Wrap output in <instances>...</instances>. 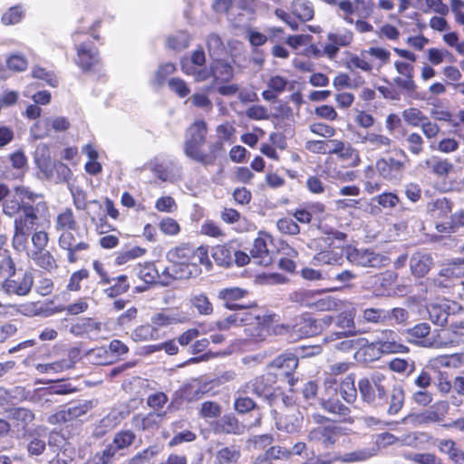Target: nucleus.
<instances>
[{
	"label": "nucleus",
	"mask_w": 464,
	"mask_h": 464,
	"mask_svg": "<svg viewBox=\"0 0 464 464\" xmlns=\"http://www.w3.org/2000/svg\"><path fill=\"white\" fill-rule=\"evenodd\" d=\"M214 429L218 433L240 435L245 432L246 427L234 415L227 414L217 420Z\"/></svg>",
	"instance_id": "nucleus-32"
},
{
	"label": "nucleus",
	"mask_w": 464,
	"mask_h": 464,
	"mask_svg": "<svg viewBox=\"0 0 464 464\" xmlns=\"http://www.w3.org/2000/svg\"><path fill=\"white\" fill-rule=\"evenodd\" d=\"M288 85L289 81L285 77L279 74L271 75L266 82L267 88L261 93L262 98L265 101L273 102L286 91Z\"/></svg>",
	"instance_id": "nucleus-25"
},
{
	"label": "nucleus",
	"mask_w": 464,
	"mask_h": 464,
	"mask_svg": "<svg viewBox=\"0 0 464 464\" xmlns=\"http://www.w3.org/2000/svg\"><path fill=\"white\" fill-rule=\"evenodd\" d=\"M399 441V439L390 432H382L373 436L372 440L362 448L350 451L353 463L364 462L378 455L380 450L392 446Z\"/></svg>",
	"instance_id": "nucleus-9"
},
{
	"label": "nucleus",
	"mask_w": 464,
	"mask_h": 464,
	"mask_svg": "<svg viewBox=\"0 0 464 464\" xmlns=\"http://www.w3.org/2000/svg\"><path fill=\"white\" fill-rule=\"evenodd\" d=\"M434 265L432 256L425 251L414 252L409 261L411 273L415 277H423Z\"/></svg>",
	"instance_id": "nucleus-23"
},
{
	"label": "nucleus",
	"mask_w": 464,
	"mask_h": 464,
	"mask_svg": "<svg viewBox=\"0 0 464 464\" xmlns=\"http://www.w3.org/2000/svg\"><path fill=\"white\" fill-rule=\"evenodd\" d=\"M24 15L22 5H16L8 8L2 15L1 22L5 25L16 24L22 21Z\"/></svg>",
	"instance_id": "nucleus-60"
},
{
	"label": "nucleus",
	"mask_w": 464,
	"mask_h": 464,
	"mask_svg": "<svg viewBox=\"0 0 464 464\" xmlns=\"http://www.w3.org/2000/svg\"><path fill=\"white\" fill-rule=\"evenodd\" d=\"M111 283L113 284L111 285V286L103 290V293L109 298H115L121 295L127 293L130 287V284L126 275H120L115 278H111Z\"/></svg>",
	"instance_id": "nucleus-44"
},
{
	"label": "nucleus",
	"mask_w": 464,
	"mask_h": 464,
	"mask_svg": "<svg viewBox=\"0 0 464 464\" xmlns=\"http://www.w3.org/2000/svg\"><path fill=\"white\" fill-rule=\"evenodd\" d=\"M317 292L308 289H299L290 295V300L300 305L313 307Z\"/></svg>",
	"instance_id": "nucleus-55"
},
{
	"label": "nucleus",
	"mask_w": 464,
	"mask_h": 464,
	"mask_svg": "<svg viewBox=\"0 0 464 464\" xmlns=\"http://www.w3.org/2000/svg\"><path fill=\"white\" fill-rule=\"evenodd\" d=\"M214 84L229 82L234 76V68L227 63L217 61L211 65Z\"/></svg>",
	"instance_id": "nucleus-38"
},
{
	"label": "nucleus",
	"mask_w": 464,
	"mask_h": 464,
	"mask_svg": "<svg viewBox=\"0 0 464 464\" xmlns=\"http://www.w3.org/2000/svg\"><path fill=\"white\" fill-rule=\"evenodd\" d=\"M207 133L206 122L201 120L196 121L186 130L183 145L184 154L204 167L213 166L218 154L222 151L221 140L209 142L208 152L204 151L203 147L207 141Z\"/></svg>",
	"instance_id": "nucleus-2"
},
{
	"label": "nucleus",
	"mask_w": 464,
	"mask_h": 464,
	"mask_svg": "<svg viewBox=\"0 0 464 464\" xmlns=\"http://www.w3.org/2000/svg\"><path fill=\"white\" fill-rule=\"evenodd\" d=\"M241 457V451L237 446L223 447L216 453V460L218 464H234L237 463Z\"/></svg>",
	"instance_id": "nucleus-47"
},
{
	"label": "nucleus",
	"mask_w": 464,
	"mask_h": 464,
	"mask_svg": "<svg viewBox=\"0 0 464 464\" xmlns=\"http://www.w3.org/2000/svg\"><path fill=\"white\" fill-rule=\"evenodd\" d=\"M362 318L366 323L386 324V309L365 308L362 311Z\"/></svg>",
	"instance_id": "nucleus-58"
},
{
	"label": "nucleus",
	"mask_w": 464,
	"mask_h": 464,
	"mask_svg": "<svg viewBox=\"0 0 464 464\" xmlns=\"http://www.w3.org/2000/svg\"><path fill=\"white\" fill-rule=\"evenodd\" d=\"M73 362L71 360H61L51 363H39L36 365V370L41 373H47L50 372H60L63 370L72 367Z\"/></svg>",
	"instance_id": "nucleus-62"
},
{
	"label": "nucleus",
	"mask_w": 464,
	"mask_h": 464,
	"mask_svg": "<svg viewBox=\"0 0 464 464\" xmlns=\"http://www.w3.org/2000/svg\"><path fill=\"white\" fill-rule=\"evenodd\" d=\"M321 407L328 413L340 418L341 420L347 423H353L354 420L350 416L351 410L338 399H328L321 401Z\"/></svg>",
	"instance_id": "nucleus-31"
},
{
	"label": "nucleus",
	"mask_w": 464,
	"mask_h": 464,
	"mask_svg": "<svg viewBox=\"0 0 464 464\" xmlns=\"http://www.w3.org/2000/svg\"><path fill=\"white\" fill-rule=\"evenodd\" d=\"M394 66L398 73L404 76V78L396 77L394 79V82L401 89L414 91L416 89V84L413 81V65L405 62L396 61Z\"/></svg>",
	"instance_id": "nucleus-29"
},
{
	"label": "nucleus",
	"mask_w": 464,
	"mask_h": 464,
	"mask_svg": "<svg viewBox=\"0 0 464 464\" xmlns=\"http://www.w3.org/2000/svg\"><path fill=\"white\" fill-rule=\"evenodd\" d=\"M460 309V306L449 300L441 303L430 304L427 307L430 320L439 326H444L448 323V319Z\"/></svg>",
	"instance_id": "nucleus-17"
},
{
	"label": "nucleus",
	"mask_w": 464,
	"mask_h": 464,
	"mask_svg": "<svg viewBox=\"0 0 464 464\" xmlns=\"http://www.w3.org/2000/svg\"><path fill=\"white\" fill-rule=\"evenodd\" d=\"M137 275L140 279L145 282L148 285L155 284L157 282L158 277H160V273L156 268L155 265L151 262H146L144 264H140L138 266Z\"/></svg>",
	"instance_id": "nucleus-51"
},
{
	"label": "nucleus",
	"mask_w": 464,
	"mask_h": 464,
	"mask_svg": "<svg viewBox=\"0 0 464 464\" xmlns=\"http://www.w3.org/2000/svg\"><path fill=\"white\" fill-rule=\"evenodd\" d=\"M188 319V316L183 313L178 312H160L151 317V323L154 327H162L173 324L183 323Z\"/></svg>",
	"instance_id": "nucleus-39"
},
{
	"label": "nucleus",
	"mask_w": 464,
	"mask_h": 464,
	"mask_svg": "<svg viewBox=\"0 0 464 464\" xmlns=\"http://www.w3.org/2000/svg\"><path fill=\"white\" fill-rule=\"evenodd\" d=\"M388 404L387 414L393 416L398 414L403 408L405 402V391L401 384L397 383L388 389V398L384 400Z\"/></svg>",
	"instance_id": "nucleus-28"
},
{
	"label": "nucleus",
	"mask_w": 464,
	"mask_h": 464,
	"mask_svg": "<svg viewBox=\"0 0 464 464\" xmlns=\"http://www.w3.org/2000/svg\"><path fill=\"white\" fill-rule=\"evenodd\" d=\"M8 418L12 422V431L17 437L24 436L27 433L28 426L34 420V413L26 408H14L10 411Z\"/></svg>",
	"instance_id": "nucleus-19"
},
{
	"label": "nucleus",
	"mask_w": 464,
	"mask_h": 464,
	"mask_svg": "<svg viewBox=\"0 0 464 464\" xmlns=\"http://www.w3.org/2000/svg\"><path fill=\"white\" fill-rule=\"evenodd\" d=\"M350 451L343 454L336 451H327L318 454L316 457L307 459L301 464H334L340 462L343 464H353Z\"/></svg>",
	"instance_id": "nucleus-30"
},
{
	"label": "nucleus",
	"mask_w": 464,
	"mask_h": 464,
	"mask_svg": "<svg viewBox=\"0 0 464 464\" xmlns=\"http://www.w3.org/2000/svg\"><path fill=\"white\" fill-rule=\"evenodd\" d=\"M343 256H345L344 249H325L314 256L313 264L314 266H342L344 261Z\"/></svg>",
	"instance_id": "nucleus-33"
},
{
	"label": "nucleus",
	"mask_w": 464,
	"mask_h": 464,
	"mask_svg": "<svg viewBox=\"0 0 464 464\" xmlns=\"http://www.w3.org/2000/svg\"><path fill=\"white\" fill-rule=\"evenodd\" d=\"M246 309L247 308L238 309V312L233 314L234 316H238L240 318V321H237V324L245 327V334L253 341H263L268 332V329L266 326L267 318L266 316L256 314Z\"/></svg>",
	"instance_id": "nucleus-10"
},
{
	"label": "nucleus",
	"mask_w": 464,
	"mask_h": 464,
	"mask_svg": "<svg viewBox=\"0 0 464 464\" xmlns=\"http://www.w3.org/2000/svg\"><path fill=\"white\" fill-rule=\"evenodd\" d=\"M75 63L83 72H91L99 69L101 57L98 47L92 41L87 40L75 45Z\"/></svg>",
	"instance_id": "nucleus-12"
},
{
	"label": "nucleus",
	"mask_w": 464,
	"mask_h": 464,
	"mask_svg": "<svg viewBox=\"0 0 464 464\" xmlns=\"http://www.w3.org/2000/svg\"><path fill=\"white\" fill-rule=\"evenodd\" d=\"M340 395L347 403H353L357 400V388L355 387L354 374H348L340 383Z\"/></svg>",
	"instance_id": "nucleus-42"
},
{
	"label": "nucleus",
	"mask_w": 464,
	"mask_h": 464,
	"mask_svg": "<svg viewBox=\"0 0 464 464\" xmlns=\"http://www.w3.org/2000/svg\"><path fill=\"white\" fill-rule=\"evenodd\" d=\"M76 389L72 386L69 382H60L50 387L43 392V397H45V401L54 402L53 397L55 395H63L75 392Z\"/></svg>",
	"instance_id": "nucleus-49"
},
{
	"label": "nucleus",
	"mask_w": 464,
	"mask_h": 464,
	"mask_svg": "<svg viewBox=\"0 0 464 464\" xmlns=\"http://www.w3.org/2000/svg\"><path fill=\"white\" fill-rule=\"evenodd\" d=\"M302 422L303 418L300 413H294L280 417L276 421V426L278 430L293 434L301 430Z\"/></svg>",
	"instance_id": "nucleus-40"
},
{
	"label": "nucleus",
	"mask_w": 464,
	"mask_h": 464,
	"mask_svg": "<svg viewBox=\"0 0 464 464\" xmlns=\"http://www.w3.org/2000/svg\"><path fill=\"white\" fill-rule=\"evenodd\" d=\"M409 312L401 307H395L391 310H386V324H405L409 319Z\"/></svg>",
	"instance_id": "nucleus-64"
},
{
	"label": "nucleus",
	"mask_w": 464,
	"mask_h": 464,
	"mask_svg": "<svg viewBox=\"0 0 464 464\" xmlns=\"http://www.w3.org/2000/svg\"><path fill=\"white\" fill-rule=\"evenodd\" d=\"M391 59L389 50L382 47H370L361 51L359 55H353L350 63L363 72H372L374 67H382L387 64Z\"/></svg>",
	"instance_id": "nucleus-8"
},
{
	"label": "nucleus",
	"mask_w": 464,
	"mask_h": 464,
	"mask_svg": "<svg viewBox=\"0 0 464 464\" xmlns=\"http://www.w3.org/2000/svg\"><path fill=\"white\" fill-rule=\"evenodd\" d=\"M346 259L353 266L381 268L389 265L390 258L370 248H357L348 246L344 248Z\"/></svg>",
	"instance_id": "nucleus-6"
},
{
	"label": "nucleus",
	"mask_w": 464,
	"mask_h": 464,
	"mask_svg": "<svg viewBox=\"0 0 464 464\" xmlns=\"http://www.w3.org/2000/svg\"><path fill=\"white\" fill-rule=\"evenodd\" d=\"M375 345L382 353H408L410 349L402 343L401 338L394 330L384 329L377 335Z\"/></svg>",
	"instance_id": "nucleus-16"
},
{
	"label": "nucleus",
	"mask_w": 464,
	"mask_h": 464,
	"mask_svg": "<svg viewBox=\"0 0 464 464\" xmlns=\"http://www.w3.org/2000/svg\"><path fill=\"white\" fill-rule=\"evenodd\" d=\"M5 256L0 266V276L4 278L1 288L7 295L18 296L27 295L34 285V276L31 271L16 268L11 256Z\"/></svg>",
	"instance_id": "nucleus-4"
},
{
	"label": "nucleus",
	"mask_w": 464,
	"mask_h": 464,
	"mask_svg": "<svg viewBox=\"0 0 464 464\" xmlns=\"http://www.w3.org/2000/svg\"><path fill=\"white\" fill-rule=\"evenodd\" d=\"M273 382H275L273 375H260L246 382L237 392L246 394L251 392L257 397L264 398L272 405L276 401V390L273 387Z\"/></svg>",
	"instance_id": "nucleus-14"
},
{
	"label": "nucleus",
	"mask_w": 464,
	"mask_h": 464,
	"mask_svg": "<svg viewBox=\"0 0 464 464\" xmlns=\"http://www.w3.org/2000/svg\"><path fill=\"white\" fill-rule=\"evenodd\" d=\"M73 231L62 232L58 240L59 246L67 251V259L72 264L81 257V253L86 252L90 248L87 235L80 232L74 234Z\"/></svg>",
	"instance_id": "nucleus-11"
},
{
	"label": "nucleus",
	"mask_w": 464,
	"mask_h": 464,
	"mask_svg": "<svg viewBox=\"0 0 464 464\" xmlns=\"http://www.w3.org/2000/svg\"><path fill=\"white\" fill-rule=\"evenodd\" d=\"M160 453L158 446L153 445L135 454L129 459L128 464H150V459Z\"/></svg>",
	"instance_id": "nucleus-61"
},
{
	"label": "nucleus",
	"mask_w": 464,
	"mask_h": 464,
	"mask_svg": "<svg viewBox=\"0 0 464 464\" xmlns=\"http://www.w3.org/2000/svg\"><path fill=\"white\" fill-rule=\"evenodd\" d=\"M137 436L131 430H121L114 434L112 443L118 449L119 451L128 450L131 447Z\"/></svg>",
	"instance_id": "nucleus-48"
},
{
	"label": "nucleus",
	"mask_w": 464,
	"mask_h": 464,
	"mask_svg": "<svg viewBox=\"0 0 464 464\" xmlns=\"http://www.w3.org/2000/svg\"><path fill=\"white\" fill-rule=\"evenodd\" d=\"M234 248L226 246H216L212 250V257L215 262L220 266H230L233 264Z\"/></svg>",
	"instance_id": "nucleus-45"
},
{
	"label": "nucleus",
	"mask_w": 464,
	"mask_h": 464,
	"mask_svg": "<svg viewBox=\"0 0 464 464\" xmlns=\"http://www.w3.org/2000/svg\"><path fill=\"white\" fill-rule=\"evenodd\" d=\"M439 450L447 454L450 460L456 464H461L464 461V451L459 448L452 440H440L438 442Z\"/></svg>",
	"instance_id": "nucleus-41"
},
{
	"label": "nucleus",
	"mask_w": 464,
	"mask_h": 464,
	"mask_svg": "<svg viewBox=\"0 0 464 464\" xmlns=\"http://www.w3.org/2000/svg\"><path fill=\"white\" fill-rule=\"evenodd\" d=\"M43 170L46 177L55 183L67 182L72 175L70 168L61 161L54 162L50 168L46 166Z\"/></svg>",
	"instance_id": "nucleus-36"
},
{
	"label": "nucleus",
	"mask_w": 464,
	"mask_h": 464,
	"mask_svg": "<svg viewBox=\"0 0 464 464\" xmlns=\"http://www.w3.org/2000/svg\"><path fill=\"white\" fill-rule=\"evenodd\" d=\"M387 378L381 372H374L370 377L358 381V391L362 401L369 406L383 405L388 398Z\"/></svg>",
	"instance_id": "nucleus-5"
},
{
	"label": "nucleus",
	"mask_w": 464,
	"mask_h": 464,
	"mask_svg": "<svg viewBox=\"0 0 464 464\" xmlns=\"http://www.w3.org/2000/svg\"><path fill=\"white\" fill-rule=\"evenodd\" d=\"M187 272L180 271L174 264L165 267L160 274V284L162 285H169L173 280L186 279Z\"/></svg>",
	"instance_id": "nucleus-53"
},
{
	"label": "nucleus",
	"mask_w": 464,
	"mask_h": 464,
	"mask_svg": "<svg viewBox=\"0 0 464 464\" xmlns=\"http://www.w3.org/2000/svg\"><path fill=\"white\" fill-rule=\"evenodd\" d=\"M31 74L33 78L44 81L46 84L52 87H57L59 84V80L55 73L53 71H48L42 66H34L32 69Z\"/></svg>",
	"instance_id": "nucleus-59"
},
{
	"label": "nucleus",
	"mask_w": 464,
	"mask_h": 464,
	"mask_svg": "<svg viewBox=\"0 0 464 464\" xmlns=\"http://www.w3.org/2000/svg\"><path fill=\"white\" fill-rule=\"evenodd\" d=\"M461 267H459L456 263L449 264L442 267L436 276L433 278H428L427 282L430 287L448 288L454 284V281L461 275Z\"/></svg>",
	"instance_id": "nucleus-20"
},
{
	"label": "nucleus",
	"mask_w": 464,
	"mask_h": 464,
	"mask_svg": "<svg viewBox=\"0 0 464 464\" xmlns=\"http://www.w3.org/2000/svg\"><path fill=\"white\" fill-rule=\"evenodd\" d=\"M250 254L256 260V263L261 266H267L273 263L272 254L267 249L266 240L262 237L255 239Z\"/></svg>",
	"instance_id": "nucleus-35"
},
{
	"label": "nucleus",
	"mask_w": 464,
	"mask_h": 464,
	"mask_svg": "<svg viewBox=\"0 0 464 464\" xmlns=\"http://www.w3.org/2000/svg\"><path fill=\"white\" fill-rule=\"evenodd\" d=\"M407 156L402 150L395 151L394 157L380 159L375 167L379 174L385 179H399L404 171Z\"/></svg>",
	"instance_id": "nucleus-15"
},
{
	"label": "nucleus",
	"mask_w": 464,
	"mask_h": 464,
	"mask_svg": "<svg viewBox=\"0 0 464 464\" xmlns=\"http://www.w3.org/2000/svg\"><path fill=\"white\" fill-rule=\"evenodd\" d=\"M247 295L246 289L240 287H231L221 289L218 297L223 302V305L229 310H237L249 308L252 304H239L238 301L244 298Z\"/></svg>",
	"instance_id": "nucleus-22"
},
{
	"label": "nucleus",
	"mask_w": 464,
	"mask_h": 464,
	"mask_svg": "<svg viewBox=\"0 0 464 464\" xmlns=\"http://www.w3.org/2000/svg\"><path fill=\"white\" fill-rule=\"evenodd\" d=\"M389 368L394 372L410 376L415 372L416 364L412 360L394 358L389 362Z\"/></svg>",
	"instance_id": "nucleus-54"
},
{
	"label": "nucleus",
	"mask_w": 464,
	"mask_h": 464,
	"mask_svg": "<svg viewBox=\"0 0 464 464\" xmlns=\"http://www.w3.org/2000/svg\"><path fill=\"white\" fill-rule=\"evenodd\" d=\"M32 259L40 267L52 270L56 267V262L52 254L47 250L33 251L31 254Z\"/></svg>",
	"instance_id": "nucleus-57"
},
{
	"label": "nucleus",
	"mask_w": 464,
	"mask_h": 464,
	"mask_svg": "<svg viewBox=\"0 0 464 464\" xmlns=\"http://www.w3.org/2000/svg\"><path fill=\"white\" fill-rule=\"evenodd\" d=\"M290 12L295 19L302 23L312 20L314 15V5L308 0H293Z\"/></svg>",
	"instance_id": "nucleus-34"
},
{
	"label": "nucleus",
	"mask_w": 464,
	"mask_h": 464,
	"mask_svg": "<svg viewBox=\"0 0 464 464\" xmlns=\"http://www.w3.org/2000/svg\"><path fill=\"white\" fill-rule=\"evenodd\" d=\"M159 331L151 324H143L138 326L131 334L134 342H146L157 339Z\"/></svg>",
	"instance_id": "nucleus-52"
},
{
	"label": "nucleus",
	"mask_w": 464,
	"mask_h": 464,
	"mask_svg": "<svg viewBox=\"0 0 464 464\" xmlns=\"http://www.w3.org/2000/svg\"><path fill=\"white\" fill-rule=\"evenodd\" d=\"M16 194L20 196L21 200L18 203L16 199H9L5 205V214L14 217L21 213L14 219L13 246L16 250H22L25 247L27 237L38 220V212L46 209V204L44 201L36 202L42 195L34 191L18 188Z\"/></svg>",
	"instance_id": "nucleus-1"
},
{
	"label": "nucleus",
	"mask_w": 464,
	"mask_h": 464,
	"mask_svg": "<svg viewBox=\"0 0 464 464\" xmlns=\"http://www.w3.org/2000/svg\"><path fill=\"white\" fill-rule=\"evenodd\" d=\"M50 125L55 131H62L69 127V122L66 118H38V121L31 128V131L36 139H41L49 135Z\"/></svg>",
	"instance_id": "nucleus-21"
},
{
	"label": "nucleus",
	"mask_w": 464,
	"mask_h": 464,
	"mask_svg": "<svg viewBox=\"0 0 464 464\" xmlns=\"http://www.w3.org/2000/svg\"><path fill=\"white\" fill-rule=\"evenodd\" d=\"M82 151L89 158L84 169L90 175H98L102 171V166L98 162V151L92 144H86L82 147Z\"/></svg>",
	"instance_id": "nucleus-43"
},
{
	"label": "nucleus",
	"mask_w": 464,
	"mask_h": 464,
	"mask_svg": "<svg viewBox=\"0 0 464 464\" xmlns=\"http://www.w3.org/2000/svg\"><path fill=\"white\" fill-rule=\"evenodd\" d=\"M315 318L308 314H303L293 319L289 324H277L275 327L276 334H289L291 337L301 339L317 335Z\"/></svg>",
	"instance_id": "nucleus-7"
},
{
	"label": "nucleus",
	"mask_w": 464,
	"mask_h": 464,
	"mask_svg": "<svg viewBox=\"0 0 464 464\" xmlns=\"http://www.w3.org/2000/svg\"><path fill=\"white\" fill-rule=\"evenodd\" d=\"M421 167L427 168L437 176L444 177L453 170V164L448 160L432 156L423 161Z\"/></svg>",
	"instance_id": "nucleus-37"
},
{
	"label": "nucleus",
	"mask_w": 464,
	"mask_h": 464,
	"mask_svg": "<svg viewBox=\"0 0 464 464\" xmlns=\"http://www.w3.org/2000/svg\"><path fill=\"white\" fill-rule=\"evenodd\" d=\"M145 253V248L133 246L130 249L120 252L115 258V264L118 266L124 265L130 260L142 256Z\"/></svg>",
	"instance_id": "nucleus-63"
},
{
	"label": "nucleus",
	"mask_w": 464,
	"mask_h": 464,
	"mask_svg": "<svg viewBox=\"0 0 464 464\" xmlns=\"http://www.w3.org/2000/svg\"><path fill=\"white\" fill-rule=\"evenodd\" d=\"M167 259L180 271H186V279L201 273L200 265L210 266L208 250L204 246L195 248L189 244H181L167 253Z\"/></svg>",
	"instance_id": "nucleus-3"
},
{
	"label": "nucleus",
	"mask_w": 464,
	"mask_h": 464,
	"mask_svg": "<svg viewBox=\"0 0 464 464\" xmlns=\"http://www.w3.org/2000/svg\"><path fill=\"white\" fill-rule=\"evenodd\" d=\"M11 165L15 172L14 177L15 179H22L27 169V159L22 150H17L9 156Z\"/></svg>",
	"instance_id": "nucleus-56"
},
{
	"label": "nucleus",
	"mask_w": 464,
	"mask_h": 464,
	"mask_svg": "<svg viewBox=\"0 0 464 464\" xmlns=\"http://www.w3.org/2000/svg\"><path fill=\"white\" fill-rule=\"evenodd\" d=\"M269 366L281 370L282 374L287 378V382L289 385H295V380L293 377V373L298 366L297 356L293 353L281 354L273 360Z\"/></svg>",
	"instance_id": "nucleus-24"
},
{
	"label": "nucleus",
	"mask_w": 464,
	"mask_h": 464,
	"mask_svg": "<svg viewBox=\"0 0 464 464\" xmlns=\"http://www.w3.org/2000/svg\"><path fill=\"white\" fill-rule=\"evenodd\" d=\"M76 220L73 212L71 208H67L62 211L56 218L55 228L56 230L71 231L76 230Z\"/></svg>",
	"instance_id": "nucleus-50"
},
{
	"label": "nucleus",
	"mask_w": 464,
	"mask_h": 464,
	"mask_svg": "<svg viewBox=\"0 0 464 464\" xmlns=\"http://www.w3.org/2000/svg\"><path fill=\"white\" fill-rule=\"evenodd\" d=\"M165 413L150 412L148 414H136L131 419L132 426L142 431H154L159 429Z\"/></svg>",
	"instance_id": "nucleus-26"
},
{
	"label": "nucleus",
	"mask_w": 464,
	"mask_h": 464,
	"mask_svg": "<svg viewBox=\"0 0 464 464\" xmlns=\"http://www.w3.org/2000/svg\"><path fill=\"white\" fill-rule=\"evenodd\" d=\"M306 438L309 442L321 444L324 448L327 449L337 442V428L332 425H318L308 430Z\"/></svg>",
	"instance_id": "nucleus-18"
},
{
	"label": "nucleus",
	"mask_w": 464,
	"mask_h": 464,
	"mask_svg": "<svg viewBox=\"0 0 464 464\" xmlns=\"http://www.w3.org/2000/svg\"><path fill=\"white\" fill-rule=\"evenodd\" d=\"M118 452V449L111 442L102 450L96 452L84 464H110L116 458Z\"/></svg>",
	"instance_id": "nucleus-46"
},
{
	"label": "nucleus",
	"mask_w": 464,
	"mask_h": 464,
	"mask_svg": "<svg viewBox=\"0 0 464 464\" xmlns=\"http://www.w3.org/2000/svg\"><path fill=\"white\" fill-rule=\"evenodd\" d=\"M94 407L95 402L93 401H79L49 416L48 422L53 425L72 422L86 415Z\"/></svg>",
	"instance_id": "nucleus-13"
},
{
	"label": "nucleus",
	"mask_w": 464,
	"mask_h": 464,
	"mask_svg": "<svg viewBox=\"0 0 464 464\" xmlns=\"http://www.w3.org/2000/svg\"><path fill=\"white\" fill-rule=\"evenodd\" d=\"M430 333V326L427 323H420L404 331L407 342L422 347L431 346V342L426 338Z\"/></svg>",
	"instance_id": "nucleus-27"
}]
</instances>
